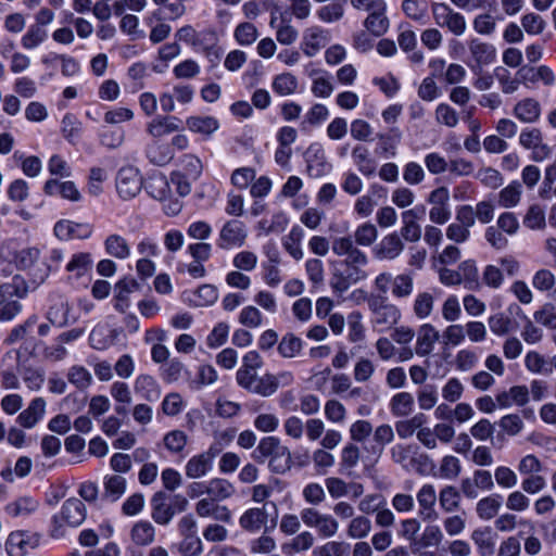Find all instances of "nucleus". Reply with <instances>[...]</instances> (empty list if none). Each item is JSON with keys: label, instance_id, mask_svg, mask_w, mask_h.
Returning <instances> with one entry per match:
<instances>
[{"label": "nucleus", "instance_id": "nucleus-1", "mask_svg": "<svg viewBox=\"0 0 556 556\" xmlns=\"http://www.w3.org/2000/svg\"><path fill=\"white\" fill-rule=\"evenodd\" d=\"M368 257L336 261L331 263L330 287L336 294H343L351 286L366 280L369 274L366 269Z\"/></svg>", "mask_w": 556, "mask_h": 556}, {"label": "nucleus", "instance_id": "nucleus-2", "mask_svg": "<svg viewBox=\"0 0 556 556\" xmlns=\"http://www.w3.org/2000/svg\"><path fill=\"white\" fill-rule=\"evenodd\" d=\"M85 504L76 497L67 498L58 514L51 517L49 534L53 539H62L66 535L67 528H77L86 519Z\"/></svg>", "mask_w": 556, "mask_h": 556}, {"label": "nucleus", "instance_id": "nucleus-3", "mask_svg": "<svg viewBox=\"0 0 556 556\" xmlns=\"http://www.w3.org/2000/svg\"><path fill=\"white\" fill-rule=\"evenodd\" d=\"M255 454L260 462L268 458V467L275 473L282 475L291 469L290 450L276 437L263 438L255 450Z\"/></svg>", "mask_w": 556, "mask_h": 556}, {"label": "nucleus", "instance_id": "nucleus-4", "mask_svg": "<svg viewBox=\"0 0 556 556\" xmlns=\"http://www.w3.org/2000/svg\"><path fill=\"white\" fill-rule=\"evenodd\" d=\"M368 307L371 313V324L379 332L390 330L401 319L400 308L387 296H369Z\"/></svg>", "mask_w": 556, "mask_h": 556}, {"label": "nucleus", "instance_id": "nucleus-5", "mask_svg": "<svg viewBox=\"0 0 556 556\" xmlns=\"http://www.w3.org/2000/svg\"><path fill=\"white\" fill-rule=\"evenodd\" d=\"M468 59L466 64L471 72H480L481 68L493 64L496 60L497 51L493 43L471 38L467 42Z\"/></svg>", "mask_w": 556, "mask_h": 556}, {"label": "nucleus", "instance_id": "nucleus-6", "mask_svg": "<svg viewBox=\"0 0 556 556\" xmlns=\"http://www.w3.org/2000/svg\"><path fill=\"white\" fill-rule=\"evenodd\" d=\"M47 318L53 326L63 328L75 324L79 316L74 312V307L66 295L53 293L50 296Z\"/></svg>", "mask_w": 556, "mask_h": 556}, {"label": "nucleus", "instance_id": "nucleus-7", "mask_svg": "<svg viewBox=\"0 0 556 556\" xmlns=\"http://www.w3.org/2000/svg\"><path fill=\"white\" fill-rule=\"evenodd\" d=\"M143 185V178L139 169L127 165L118 169L115 178L116 191L123 200H130L137 197Z\"/></svg>", "mask_w": 556, "mask_h": 556}, {"label": "nucleus", "instance_id": "nucleus-8", "mask_svg": "<svg viewBox=\"0 0 556 556\" xmlns=\"http://www.w3.org/2000/svg\"><path fill=\"white\" fill-rule=\"evenodd\" d=\"M434 22L442 28H447L455 36H462L467 28L466 18L459 12H455L446 3L437 2L431 7Z\"/></svg>", "mask_w": 556, "mask_h": 556}, {"label": "nucleus", "instance_id": "nucleus-9", "mask_svg": "<svg viewBox=\"0 0 556 556\" xmlns=\"http://www.w3.org/2000/svg\"><path fill=\"white\" fill-rule=\"evenodd\" d=\"M248 237L245 225L238 219L226 222L217 239V245L223 250L240 248L244 244Z\"/></svg>", "mask_w": 556, "mask_h": 556}, {"label": "nucleus", "instance_id": "nucleus-10", "mask_svg": "<svg viewBox=\"0 0 556 556\" xmlns=\"http://www.w3.org/2000/svg\"><path fill=\"white\" fill-rule=\"evenodd\" d=\"M331 36L328 29L313 25L303 30L301 49L308 56H315L330 42Z\"/></svg>", "mask_w": 556, "mask_h": 556}, {"label": "nucleus", "instance_id": "nucleus-11", "mask_svg": "<svg viewBox=\"0 0 556 556\" xmlns=\"http://www.w3.org/2000/svg\"><path fill=\"white\" fill-rule=\"evenodd\" d=\"M439 495H437L435 489L432 484H424L416 494V501L418 503V516L424 521H434L438 519L439 514L435 510V502Z\"/></svg>", "mask_w": 556, "mask_h": 556}, {"label": "nucleus", "instance_id": "nucleus-12", "mask_svg": "<svg viewBox=\"0 0 556 556\" xmlns=\"http://www.w3.org/2000/svg\"><path fill=\"white\" fill-rule=\"evenodd\" d=\"M405 244L397 232L384 236L374 248V256L379 261H393L404 251Z\"/></svg>", "mask_w": 556, "mask_h": 556}, {"label": "nucleus", "instance_id": "nucleus-13", "mask_svg": "<svg viewBox=\"0 0 556 556\" xmlns=\"http://www.w3.org/2000/svg\"><path fill=\"white\" fill-rule=\"evenodd\" d=\"M358 247L353 237L349 235L333 237L331 239V251L336 256L341 258L340 261L368 257Z\"/></svg>", "mask_w": 556, "mask_h": 556}, {"label": "nucleus", "instance_id": "nucleus-14", "mask_svg": "<svg viewBox=\"0 0 556 556\" xmlns=\"http://www.w3.org/2000/svg\"><path fill=\"white\" fill-rule=\"evenodd\" d=\"M215 456L216 452L213 451V447L204 453L192 456L185 466L186 476L190 479L204 477L211 471Z\"/></svg>", "mask_w": 556, "mask_h": 556}, {"label": "nucleus", "instance_id": "nucleus-15", "mask_svg": "<svg viewBox=\"0 0 556 556\" xmlns=\"http://www.w3.org/2000/svg\"><path fill=\"white\" fill-rule=\"evenodd\" d=\"M134 390L139 397L147 402H156L162 395V388L157 380L148 374L136 377Z\"/></svg>", "mask_w": 556, "mask_h": 556}, {"label": "nucleus", "instance_id": "nucleus-16", "mask_svg": "<svg viewBox=\"0 0 556 556\" xmlns=\"http://www.w3.org/2000/svg\"><path fill=\"white\" fill-rule=\"evenodd\" d=\"M46 405L45 399L35 397L30 401L28 406L18 414L16 418L17 424L25 429L34 428L43 418Z\"/></svg>", "mask_w": 556, "mask_h": 556}, {"label": "nucleus", "instance_id": "nucleus-17", "mask_svg": "<svg viewBox=\"0 0 556 556\" xmlns=\"http://www.w3.org/2000/svg\"><path fill=\"white\" fill-rule=\"evenodd\" d=\"M268 515L265 507H252L247 509L239 518L240 527L250 533H257L267 528Z\"/></svg>", "mask_w": 556, "mask_h": 556}, {"label": "nucleus", "instance_id": "nucleus-18", "mask_svg": "<svg viewBox=\"0 0 556 556\" xmlns=\"http://www.w3.org/2000/svg\"><path fill=\"white\" fill-rule=\"evenodd\" d=\"M439 338V331L435 329L433 325H421L417 331L415 353L421 357L429 355L433 351L434 344L437 343Z\"/></svg>", "mask_w": 556, "mask_h": 556}, {"label": "nucleus", "instance_id": "nucleus-19", "mask_svg": "<svg viewBox=\"0 0 556 556\" xmlns=\"http://www.w3.org/2000/svg\"><path fill=\"white\" fill-rule=\"evenodd\" d=\"M402 228L400 237L408 242H417L421 238V227L417 223L420 214L417 208H410L402 212Z\"/></svg>", "mask_w": 556, "mask_h": 556}, {"label": "nucleus", "instance_id": "nucleus-20", "mask_svg": "<svg viewBox=\"0 0 556 556\" xmlns=\"http://www.w3.org/2000/svg\"><path fill=\"white\" fill-rule=\"evenodd\" d=\"M387 3L369 12L363 25L365 29L376 37L384 35L390 26L389 18L386 15Z\"/></svg>", "mask_w": 556, "mask_h": 556}, {"label": "nucleus", "instance_id": "nucleus-21", "mask_svg": "<svg viewBox=\"0 0 556 556\" xmlns=\"http://www.w3.org/2000/svg\"><path fill=\"white\" fill-rule=\"evenodd\" d=\"M166 501L167 495L162 491L156 492L151 498V516L157 525H168L175 515L174 508Z\"/></svg>", "mask_w": 556, "mask_h": 556}, {"label": "nucleus", "instance_id": "nucleus-22", "mask_svg": "<svg viewBox=\"0 0 556 556\" xmlns=\"http://www.w3.org/2000/svg\"><path fill=\"white\" fill-rule=\"evenodd\" d=\"M93 258L89 252L74 253L65 266L70 278L79 279L86 276L92 268Z\"/></svg>", "mask_w": 556, "mask_h": 556}, {"label": "nucleus", "instance_id": "nucleus-23", "mask_svg": "<svg viewBox=\"0 0 556 556\" xmlns=\"http://www.w3.org/2000/svg\"><path fill=\"white\" fill-rule=\"evenodd\" d=\"M187 128L204 137H211L219 128V122L214 116L192 115L186 119Z\"/></svg>", "mask_w": 556, "mask_h": 556}, {"label": "nucleus", "instance_id": "nucleus-24", "mask_svg": "<svg viewBox=\"0 0 556 556\" xmlns=\"http://www.w3.org/2000/svg\"><path fill=\"white\" fill-rule=\"evenodd\" d=\"M307 174L313 178H319L327 174L329 165L326 162L324 150L320 146H311L307 150Z\"/></svg>", "mask_w": 556, "mask_h": 556}, {"label": "nucleus", "instance_id": "nucleus-25", "mask_svg": "<svg viewBox=\"0 0 556 556\" xmlns=\"http://www.w3.org/2000/svg\"><path fill=\"white\" fill-rule=\"evenodd\" d=\"M352 159L362 175L366 177L375 175L377 169V162L371 156V153L367 147L362 144L355 146L352 150Z\"/></svg>", "mask_w": 556, "mask_h": 556}, {"label": "nucleus", "instance_id": "nucleus-26", "mask_svg": "<svg viewBox=\"0 0 556 556\" xmlns=\"http://www.w3.org/2000/svg\"><path fill=\"white\" fill-rule=\"evenodd\" d=\"M502 505V495L493 493L478 501L476 514L481 520L489 521L498 516Z\"/></svg>", "mask_w": 556, "mask_h": 556}, {"label": "nucleus", "instance_id": "nucleus-27", "mask_svg": "<svg viewBox=\"0 0 556 556\" xmlns=\"http://www.w3.org/2000/svg\"><path fill=\"white\" fill-rule=\"evenodd\" d=\"M315 538L309 531L298 532L296 535L288 542L281 544V551L286 556L301 554L313 547Z\"/></svg>", "mask_w": 556, "mask_h": 556}, {"label": "nucleus", "instance_id": "nucleus-28", "mask_svg": "<svg viewBox=\"0 0 556 556\" xmlns=\"http://www.w3.org/2000/svg\"><path fill=\"white\" fill-rule=\"evenodd\" d=\"M514 114L523 123H535L541 116V104L533 98H525L516 103Z\"/></svg>", "mask_w": 556, "mask_h": 556}, {"label": "nucleus", "instance_id": "nucleus-29", "mask_svg": "<svg viewBox=\"0 0 556 556\" xmlns=\"http://www.w3.org/2000/svg\"><path fill=\"white\" fill-rule=\"evenodd\" d=\"M179 129V119L174 116H157L147 126V131L154 138L169 135Z\"/></svg>", "mask_w": 556, "mask_h": 556}, {"label": "nucleus", "instance_id": "nucleus-30", "mask_svg": "<svg viewBox=\"0 0 556 556\" xmlns=\"http://www.w3.org/2000/svg\"><path fill=\"white\" fill-rule=\"evenodd\" d=\"M54 233L61 240H67L73 237L87 238L90 236L91 229L87 225L70 220H60L54 226Z\"/></svg>", "mask_w": 556, "mask_h": 556}, {"label": "nucleus", "instance_id": "nucleus-31", "mask_svg": "<svg viewBox=\"0 0 556 556\" xmlns=\"http://www.w3.org/2000/svg\"><path fill=\"white\" fill-rule=\"evenodd\" d=\"M346 0H332L316 11V16L323 23L332 24L341 21L345 13Z\"/></svg>", "mask_w": 556, "mask_h": 556}, {"label": "nucleus", "instance_id": "nucleus-32", "mask_svg": "<svg viewBox=\"0 0 556 556\" xmlns=\"http://www.w3.org/2000/svg\"><path fill=\"white\" fill-rule=\"evenodd\" d=\"M439 504L446 514H452L460 508L462 493L454 485H445L439 492Z\"/></svg>", "mask_w": 556, "mask_h": 556}, {"label": "nucleus", "instance_id": "nucleus-33", "mask_svg": "<svg viewBox=\"0 0 556 556\" xmlns=\"http://www.w3.org/2000/svg\"><path fill=\"white\" fill-rule=\"evenodd\" d=\"M443 541V532L437 525H428L425 527L421 535L413 544V552L425 549L431 546H438Z\"/></svg>", "mask_w": 556, "mask_h": 556}, {"label": "nucleus", "instance_id": "nucleus-34", "mask_svg": "<svg viewBox=\"0 0 556 556\" xmlns=\"http://www.w3.org/2000/svg\"><path fill=\"white\" fill-rule=\"evenodd\" d=\"M521 195L522 186L518 180H514L498 192V205L504 208L516 207L521 201Z\"/></svg>", "mask_w": 556, "mask_h": 556}, {"label": "nucleus", "instance_id": "nucleus-35", "mask_svg": "<svg viewBox=\"0 0 556 556\" xmlns=\"http://www.w3.org/2000/svg\"><path fill=\"white\" fill-rule=\"evenodd\" d=\"M106 254L118 260H126L130 255V247L127 240L117 233H112L104 240Z\"/></svg>", "mask_w": 556, "mask_h": 556}, {"label": "nucleus", "instance_id": "nucleus-36", "mask_svg": "<svg viewBox=\"0 0 556 556\" xmlns=\"http://www.w3.org/2000/svg\"><path fill=\"white\" fill-rule=\"evenodd\" d=\"M64 261V253L60 249H52L50 251L48 262L41 263L40 266L34 273V281L42 283L49 276L50 271L58 269Z\"/></svg>", "mask_w": 556, "mask_h": 556}, {"label": "nucleus", "instance_id": "nucleus-37", "mask_svg": "<svg viewBox=\"0 0 556 556\" xmlns=\"http://www.w3.org/2000/svg\"><path fill=\"white\" fill-rule=\"evenodd\" d=\"M470 538L475 545L477 546L480 556L494 555L495 541L489 528L473 530Z\"/></svg>", "mask_w": 556, "mask_h": 556}, {"label": "nucleus", "instance_id": "nucleus-38", "mask_svg": "<svg viewBox=\"0 0 556 556\" xmlns=\"http://www.w3.org/2000/svg\"><path fill=\"white\" fill-rule=\"evenodd\" d=\"M146 155L150 163L156 166H164L174 157L169 146L159 141H154L147 147Z\"/></svg>", "mask_w": 556, "mask_h": 556}, {"label": "nucleus", "instance_id": "nucleus-39", "mask_svg": "<svg viewBox=\"0 0 556 556\" xmlns=\"http://www.w3.org/2000/svg\"><path fill=\"white\" fill-rule=\"evenodd\" d=\"M205 492L215 501H224L232 496L236 489L228 480L215 478L205 484Z\"/></svg>", "mask_w": 556, "mask_h": 556}, {"label": "nucleus", "instance_id": "nucleus-40", "mask_svg": "<svg viewBox=\"0 0 556 556\" xmlns=\"http://www.w3.org/2000/svg\"><path fill=\"white\" fill-rule=\"evenodd\" d=\"M103 486V496L111 502H116L126 492V479L119 475L105 476Z\"/></svg>", "mask_w": 556, "mask_h": 556}, {"label": "nucleus", "instance_id": "nucleus-41", "mask_svg": "<svg viewBox=\"0 0 556 556\" xmlns=\"http://www.w3.org/2000/svg\"><path fill=\"white\" fill-rule=\"evenodd\" d=\"M130 535L136 545L146 546L154 541L155 529L151 522L141 520L134 525Z\"/></svg>", "mask_w": 556, "mask_h": 556}, {"label": "nucleus", "instance_id": "nucleus-42", "mask_svg": "<svg viewBox=\"0 0 556 556\" xmlns=\"http://www.w3.org/2000/svg\"><path fill=\"white\" fill-rule=\"evenodd\" d=\"M20 374L28 390L39 391L42 388L46 378L43 368L35 366H23L20 369Z\"/></svg>", "mask_w": 556, "mask_h": 556}, {"label": "nucleus", "instance_id": "nucleus-43", "mask_svg": "<svg viewBox=\"0 0 556 556\" xmlns=\"http://www.w3.org/2000/svg\"><path fill=\"white\" fill-rule=\"evenodd\" d=\"M48 39V30L40 25H30L21 38L25 50H34Z\"/></svg>", "mask_w": 556, "mask_h": 556}, {"label": "nucleus", "instance_id": "nucleus-44", "mask_svg": "<svg viewBox=\"0 0 556 556\" xmlns=\"http://www.w3.org/2000/svg\"><path fill=\"white\" fill-rule=\"evenodd\" d=\"M66 377L71 384L81 391L88 389L93 381L91 372L81 365L71 366L67 370Z\"/></svg>", "mask_w": 556, "mask_h": 556}, {"label": "nucleus", "instance_id": "nucleus-45", "mask_svg": "<svg viewBox=\"0 0 556 556\" xmlns=\"http://www.w3.org/2000/svg\"><path fill=\"white\" fill-rule=\"evenodd\" d=\"M414 291V278L409 274L393 276L391 293L395 299H407Z\"/></svg>", "mask_w": 556, "mask_h": 556}, {"label": "nucleus", "instance_id": "nucleus-46", "mask_svg": "<svg viewBox=\"0 0 556 556\" xmlns=\"http://www.w3.org/2000/svg\"><path fill=\"white\" fill-rule=\"evenodd\" d=\"M433 307L434 296L430 292H419L415 296L413 312L418 319H427L432 314Z\"/></svg>", "mask_w": 556, "mask_h": 556}, {"label": "nucleus", "instance_id": "nucleus-47", "mask_svg": "<svg viewBox=\"0 0 556 556\" xmlns=\"http://www.w3.org/2000/svg\"><path fill=\"white\" fill-rule=\"evenodd\" d=\"M39 503L33 497L24 496L7 505L5 510L11 517H23L34 513Z\"/></svg>", "mask_w": 556, "mask_h": 556}, {"label": "nucleus", "instance_id": "nucleus-48", "mask_svg": "<svg viewBox=\"0 0 556 556\" xmlns=\"http://www.w3.org/2000/svg\"><path fill=\"white\" fill-rule=\"evenodd\" d=\"M304 237V231L300 226H294L289 235L283 239V248L296 261L303 257V250L301 241Z\"/></svg>", "mask_w": 556, "mask_h": 556}, {"label": "nucleus", "instance_id": "nucleus-49", "mask_svg": "<svg viewBox=\"0 0 556 556\" xmlns=\"http://www.w3.org/2000/svg\"><path fill=\"white\" fill-rule=\"evenodd\" d=\"M302 348V340L291 332L285 334L278 343V352L285 358L298 356L301 353Z\"/></svg>", "mask_w": 556, "mask_h": 556}, {"label": "nucleus", "instance_id": "nucleus-50", "mask_svg": "<svg viewBox=\"0 0 556 556\" xmlns=\"http://www.w3.org/2000/svg\"><path fill=\"white\" fill-rule=\"evenodd\" d=\"M391 412L396 417H404L412 413L414 408V397L408 392H401L391 399Z\"/></svg>", "mask_w": 556, "mask_h": 556}, {"label": "nucleus", "instance_id": "nucleus-51", "mask_svg": "<svg viewBox=\"0 0 556 556\" xmlns=\"http://www.w3.org/2000/svg\"><path fill=\"white\" fill-rule=\"evenodd\" d=\"M426 422V416L421 413L409 419L395 422V430L400 438L407 439Z\"/></svg>", "mask_w": 556, "mask_h": 556}, {"label": "nucleus", "instance_id": "nucleus-52", "mask_svg": "<svg viewBox=\"0 0 556 556\" xmlns=\"http://www.w3.org/2000/svg\"><path fill=\"white\" fill-rule=\"evenodd\" d=\"M523 225L531 230H541L546 226L545 212L539 204L529 206L525 216Z\"/></svg>", "mask_w": 556, "mask_h": 556}, {"label": "nucleus", "instance_id": "nucleus-53", "mask_svg": "<svg viewBox=\"0 0 556 556\" xmlns=\"http://www.w3.org/2000/svg\"><path fill=\"white\" fill-rule=\"evenodd\" d=\"M40 251L37 248H25L21 250L16 256V262L22 269H29L34 277L35 270L40 266L38 261Z\"/></svg>", "mask_w": 556, "mask_h": 556}, {"label": "nucleus", "instance_id": "nucleus-54", "mask_svg": "<svg viewBox=\"0 0 556 556\" xmlns=\"http://www.w3.org/2000/svg\"><path fill=\"white\" fill-rule=\"evenodd\" d=\"M494 76L497 79L502 92L505 94H511L519 89L520 80L516 77H513L511 73L502 66H498L494 70Z\"/></svg>", "mask_w": 556, "mask_h": 556}, {"label": "nucleus", "instance_id": "nucleus-55", "mask_svg": "<svg viewBox=\"0 0 556 556\" xmlns=\"http://www.w3.org/2000/svg\"><path fill=\"white\" fill-rule=\"evenodd\" d=\"M378 238V230L371 223L359 225L355 231L353 239L359 247H370Z\"/></svg>", "mask_w": 556, "mask_h": 556}, {"label": "nucleus", "instance_id": "nucleus-56", "mask_svg": "<svg viewBox=\"0 0 556 556\" xmlns=\"http://www.w3.org/2000/svg\"><path fill=\"white\" fill-rule=\"evenodd\" d=\"M298 88V80L295 76L290 73L280 74L275 77L273 81V89L280 96H289L295 92Z\"/></svg>", "mask_w": 556, "mask_h": 556}, {"label": "nucleus", "instance_id": "nucleus-57", "mask_svg": "<svg viewBox=\"0 0 556 556\" xmlns=\"http://www.w3.org/2000/svg\"><path fill=\"white\" fill-rule=\"evenodd\" d=\"M179 164L184 170L185 176L197 180L203 170V165L201 160L194 155V154H184L180 160Z\"/></svg>", "mask_w": 556, "mask_h": 556}, {"label": "nucleus", "instance_id": "nucleus-58", "mask_svg": "<svg viewBox=\"0 0 556 556\" xmlns=\"http://www.w3.org/2000/svg\"><path fill=\"white\" fill-rule=\"evenodd\" d=\"M458 274H462V282H465L468 289H477L479 287L478 269L475 261L467 260L462 262L458 266Z\"/></svg>", "mask_w": 556, "mask_h": 556}, {"label": "nucleus", "instance_id": "nucleus-59", "mask_svg": "<svg viewBox=\"0 0 556 556\" xmlns=\"http://www.w3.org/2000/svg\"><path fill=\"white\" fill-rule=\"evenodd\" d=\"M185 401L178 392H170L163 399L161 409L164 415L174 417L185 408Z\"/></svg>", "mask_w": 556, "mask_h": 556}, {"label": "nucleus", "instance_id": "nucleus-60", "mask_svg": "<svg viewBox=\"0 0 556 556\" xmlns=\"http://www.w3.org/2000/svg\"><path fill=\"white\" fill-rule=\"evenodd\" d=\"M476 178L486 188L497 189L503 182L502 174L493 167H482L476 174Z\"/></svg>", "mask_w": 556, "mask_h": 556}, {"label": "nucleus", "instance_id": "nucleus-61", "mask_svg": "<svg viewBox=\"0 0 556 556\" xmlns=\"http://www.w3.org/2000/svg\"><path fill=\"white\" fill-rule=\"evenodd\" d=\"M439 471L441 478L455 480L462 471L459 459L453 455L444 456L441 460Z\"/></svg>", "mask_w": 556, "mask_h": 556}, {"label": "nucleus", "instance_id": "nucleus-62", "mask_svg": "<svg viewBox=\"0 0 556 556\" xmlns=\"http://www.w3.org/2000/svg\"><path fill=\"white\" fill-rule=\"evenodd\" d=\"M371 530V522L367 517L357 516L352 518L348 527V535L352 539L366 538Z\"/></svg>", "mask_w": 556, "mask_h": 556}, {"label": "nucleus", "instance_id": "nucleus-63", "mask_svg": "<svg viewBox=\"0 0 556 556\" xmlns=\"http://www.w3.org/2000/svg\"><path fill=\"white\" fill-rule=\"evenodd\" d=\"M359 456V448L353 443H348L341 451V470L345 472L353 469L358 464Z\"/></svg>", "mask_w": 556, "mask_h": 556}, {"label": "nucleus", "instance_id": "nucleus-64", "mask_svg": "<svg viewBox=\"0 0 556 556\" xmlns=\"http://www.w3.org/2000/svg\"><path fill=\"white\" fill-rule=\"evenodd\" d=\"M319 556H348L349 545L344 542L330 541L314 551Z\"/></svg>", "mask_w": 556, "mask_h": 556}]
</instances>
